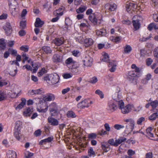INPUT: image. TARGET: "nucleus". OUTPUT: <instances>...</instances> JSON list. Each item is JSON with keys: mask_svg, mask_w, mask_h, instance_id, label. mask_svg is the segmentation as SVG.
<instances>
[{"mask_svg": "<svg viewBox=\"0 0 158 158\" xmlns=\"http://www.w3.org/2000/svg\"><path fill=\"white\" fill-rule=\"evenodd\" d=\"M131 68L132 69H134L135 72L139 73V69L136 67L135 64H133L131 66Z\"/></svg>", "mask_w": 158, "mask_h": 158, "instance_id": "56", "label": "nucleus"}, {"mask_svg": "<svg viewBox=\"0 0 158 158\" xmlns=\"http://www.w3.org/2000/svg\"><path fill=\"white\" fill-rule=\"evenodd\" d=\"M92 104V102L89 99H85L82 100L77 105V107L80 108H88Z\"/></svg>", "mask_w": 158, "mask_h": 158, "instance_id": "6", "label": "nucleus"}, {"mask_svg": "<svg viewBox=\"0 0 158 158\" xmlns=\"http://www.w3.org/2000/svg\"><path fill=\"white\" fill-rule=\"evenodd\" d=\"M93 59L89 55L85 56L83 60L84 65L87 67H90L92 64Z\"/></svg>", "mask_w": 158, "mask_h": 158, "instance_id": "8", "label": "nucleus"}, {"mask_svg": "<svg viewBox=\"0 0 158 158\" xmlns=\"http://www.w3.org/2000/svg\"><path fill=\"white\" fill-rule=\"evenodd\" d=\"M118 107L121 110V112L123 114L129 113L135 108L133 104H128L124 106V103L123 101H119Z\"/></svg>", "mask_w": 158, "mask_h": 158, "instance_id": "2", "label": "nucleus"}, {"mask_svg": "<svg viewBox=\"0 0 158 158\" xmlns=\"http://www.w3.org/2000/svg\"><path fill=\"white\" fill-rule=\"evenodd\" d=\"M9 51L11 52V55H14L15 56H16L17 52L16 50L11 49H9Z\"/></svg>", "mask_w": 158, "mask_h": 158, "instance_id": "63", "label": "nucleus"}, {"mask_svg": "<svg viewBox=\"0 0 158 158\" xmlns=\"http://www.w3.org/2000/svg\"><path fill=\"white\" fill-rule=\"evenodd\" d=\"M121 39V37L120 36H116L113 37L112 40H114L116 43H119Z\"/></svg>", "mask_w": 158, "mask_h": 158, "instance_id": "59", "label": "nucleus"}, {"mask_svg": "<svg viewBox=\"0 0 158 158\" xmlns=\"http://www.w3.org/2000/svg\"><path fill=\"white\" fill-rule=\"evenodd\" d=\"M72 63H74L73 59L71 57L69 58L65 61V63L67 64H70Z\"/></svg>", "mask_w": 158, "mask_h": 158, "instance_id": "60", "label": "nucleus"}, {"mask_svg": "<svg viewBox=\"0 0 158 158\" xmlns=\"http://www.w3.org/2000/svg\"><path fill=\"white\" fill-rule=\"evenodd\" d=\"M64 8V7L59 8L54 12V14L55 15L60 16L63 15Z\"/></svg>", "mask_w": 158, "mask_h": 158, "instance_id": "20", "label": "nucleus"}, {"mask_svg": "<svg viewBox=\"0 0 158 158\" xmlns=\"http://www.w3.org/2000/svg\"><path fill=\"white\" fill-rule=\"evenodd\" d=\"M67 116L68 118H74L76 116L75 113L72 111H68L67 114Z\"/></svg>", "mask_w": 158, "mask_h": 158, "instance_id": "35", "label": "nucleus"}, {"mask_svg": "<svg viewBox=\"0 0 158 158\" xmlns=\"http://www.w3.org/2000/svg\"><path fill=\"white\" fill-rule=\"evenodd\" d=\"M79 65H74L72 68V72L74 74H76L78 72V70L77 69Z\"/></svg>", "mask_w": 158, "mask_h": 158, "instance_id": "41", "label": "nucleus"}, {"mask_svg": "<svg viewBox=\"0 0 158 158\" xmlns=\"http://www.w3.org/2000/svg\"><path fill=\"white\" fill-rule=\"evenodd\" d=\"M128 156H131L135 154V152L131 149H129L127 152Z\"/></svg>", "mask_w": 158, "mask_h": 158, "instance_id": "47", "label": "nucleus"}, {"mask_svg": "<svg viewBox=\"0 0 158 158\" xmlns=\"http://www.w3.org/2000/svg\"><path fill=\"white\" fill-rule=\"evenodd\" d=\"M22 123L19 121H17L15 123V130L21 131L22 127Z\"/></svg>", "mask_w": 158, "mask_h": 158, "instance_id": "29", "label": "nucleus"}, {"mask_svg": "<svg viewBox=\"0 0 158 158\" xmlns=\"http://www.w3.org/2000/svg\"><path fill=\"white\" fill-rule=\"evenodd\" d=\"M117 65V63L115 60H114L110 62L108 65V66L109 67H111V68L109 69L110 71L112 72H114L116 69V67Z\"/></svg>", "mask_w": 158, "mask_h": 158, "instance_id": "17", "label": "nucleus"}, {"mask_svg": "<svg viewBox=\"0 0 158 158\" xmlns=\"http://www.w3.org/2000/svg\"><path fill=\"white\" fill-rule=\"evenodd\" d=\"M132 50L131 46L128 45H126L124 48V52L125 53H128Z\"/></svg>", "mask_w": 158, "mask_h": 158, "instance_id": "34", "label": "nucleus"}, {"mask_svg": "<svg viewBox=\"0 0 158 158\" xmlns=\"http://www.w3.org/2000/svg\"><path fill=\"white\" fill-rule=\"evenodd\" d=\"M19 61H16L15 65H13L14 66H15V68L14 69L13 71H10L9 73V74L12 76L14 77L15 76L17 72V68L16 67V65L19 66V64L18 63Z\"/></svg>", "mask_w": 158, "mask_h": 158, "instance_id": "25", "label": "nucleus"}, {"mask_svg": "<svg viewBox=\"0 0 158 158\" xmlns=\"http://www.w3.org/2000/svg\"><path fill=\"white\" fill-rule=\"evenodd\" d=\"M32 66L34 68L32 70V72L33 73H35L38 68L37 65L36 64H32Z\"/></svg>", "mask_w": 158, "mask_h": 158, "instance_id": "50", "label": "nucleus"}, {"mask_svg": "<svg viewBox=\"0 0 158 158\" xmlns=\"http://www.w3.org/2000/svg\"><path fill=\"white\" fill-rule=\"evenodd\" d=\"M153 54L154 56L158 58V46L155 49L153 52Z\"/></svg>", "mask_w": 158, "mask_h": 158, "instance_id": "55", "label": "nucleus"}, {"mask_svg": "<svg viewBox=\"0 0 158 158\" xmlns=\"http://www.w3.org/2000/svg\"><path fill=\"white\" fill-rule=\"evenodd\" d=\"M6 156L8 158H16V154L15 152L12 150H8L6 152Z\"/></svg>", "mask_w": 158, "mask_h": 158, "instance_id": "18", "label": "nucleus"}, {"mask_svg": "<svg viewBox=\"0 0 158 158\" xmlns=\"http://www.w3.org/2000/svg\"><path fill=\"white\" fill-rule=\"evenodd\" d=\"M6 97V94L2 91H0V101L4 100Z\"/></svg>", "mask_w": 158, "mask_h": 158, "instance_id": "43", "label": "nucleus"}, {"mask_svg": "<svg viewBox=\"0 0 158 158\" xmlns=\"http://www.w3.org/2000/svg\"><path fill=\"white\" fill-rule=\"evenodd\" d=\"M95 94H98L99 95L100 98H103L104 97V95L103 92L100 89H98L96 90L95 92Z\"/></svg>", "mask_w": 158, "mask_h": 158, "instance_id": "39", "label": "nucleus"}, {"mask_svg": "<svg viewBox=\"0 0 158 158\" xmlns=\"http://www.w3.org/2000/svg\"><path fill=\"white\" fill-rule=\"evenodd\" d=\"M33 155V153L27 152L25 153V158H31Z\"/></svg>", "mask_w": 158, "mask_h": 158, "instance_id": "57", "label": "nucleus"}, {"mask_svg": "<svg viewBox=\"0 0 158 158\" xmlns=\"http://www.w3.org/2000/svg\"><path fill=\"white\" fill-rule=\"evenodd\" d=\"M6 42L5 40L3 39L2 38L0 39V48L2 49H4L6 47Z\"/></svg>", "mask_w": 158, "mask_h": 158, "instance_id": "37", "label": "nucleus"}, {"mask_svg": "<svg viewBox=\"0 0 158 158\" xmlns=\"http://www.w3.org/2000/svg\"><path fill=\"white\" fill-rule=\"evenodd\" d=\"M20 49L22 51L27 52L28 51L29 47L27 45L22 46L20 47Z\"/></svg>", "mask_w": 158, "mask_h": 158, "instance_id": "45", "label": "nucleus"}, {"mask_svg": "<svg viewBox=\"0 0 158 158\" xmlns=\"http://www.w3.org/2000/svg\"><path fill=\"white\" fill-rule=\"evenodd\" d=\"M103 58L102 60L105 62H108L109 60V55L105 52H103L102 53Z\"/></svg>", "mask_w": 158, "mask_h": 158, "instance_id": "30", "label": "nucleus"}, {"mask_svg": "<svg viewBox=\"0 0 158 158\" xmlns=\"http://www.w3.org/2000/svg\"><path fill=\"white\" fill-rule=\"evenodd\" d=\"M75 39L76 42L83 44L86 48L90 47L94 43V41L92 39L86 38L83 35L75 37Z\"/></svg>", "mask_w": 158, "mask_h": 158, "instance_id": "1", "label": "nucleus"}, {"mask_svg": "<svg viewBox=\"0 0 158 158\" xmlns=\"http://www.w3.org/2000/svg\"><path fill=\"white\" fill-rule=\"evenodd\" d=\"M63 77L64 79H68L72 77V75L69 73H65L63 75Z\"/></svg>", "mask_w": 158, "mask_h": 158, "instance_id": "64", "label": "nucleus"}, {"mask_svg": "<svg viewBox=\"0 0 158 158\" xmlns=\"http://www.w3.org/2000/svg\"><path fill=\"white\" fill-rule=\"evenodd\" d=\"M59 76L57 75L51 74L45 78V80L48 83L50 84H56L59 81Z\"/></svg>", "mask_w": 158, "mask_h": 158, "instance_id": "4", "label": "nucleus"}, {"mask_svg": "<svg viewBox=\"0 0 158 158\" xmlns=\"http://www.w3.org/2000/svg\"><path fill=\"white\" fill-rule=\"evenodd\" d=\"M89 18L92 23L96 25L101 23L102 20V16L100 13L97 12L90 14Z\"/></svg>", "mask_w": 158, "mask_h": 158, "instance_id": "3", "label": "nucleus"}, {"mask_svg": "<svg viewBox=\"0 0 158 158\" xmlns=\"http://www.w3.org/2000/svg\"><path fill=\"white\" fill-rule=\"evenodd\" d=\"M98 81L97 78L95 77H94L90 79V82L92 84H95Z\"/></svg>", "mask_w": 158, "mask_h": 158, "instance_id": "53", "label": "nucleus"}, {"mask_svg": "<svg viewBox=\"0 0 158 158\" xmlns=\"http://www.w3.org/2000/svg\"><path fill=\"white\" fill-rule=\"evenodd\" d=\"M145 120L144 118L143 117H141L139 118L137 122V123L138 125H140L142 124V122L144 121Z\"/></svg>", "mask_w": 158, "mask_h": 158, "instance_id": "49", "label": "nucleus"}, {"mask_svg": "<svg viewBox=\"0 0 158 158\" xmlns=\"http://www.w3.org/2000/svg\"><path fill=\"white\" fill-rule=\"evenodd\" d=\"M35 94H41L44 93V90L43 89H40L35 90Z\"/></svg>", "mask_w": 158, "mask_h": 158, "instance_id": "52", "label": "nucleus"}, {"mask_svg": "<svg viewBox=\"0 0 158 158\" xmlns=\"http://www.w3.org/2000/svg\"><path fill=\"white\" fill-rule=\"evenodd\" d=\"M96 154L92 148H90L88 149V156L89 157H94L96 156Z\"/></svg>", "mask_w": 158, "mask_h": 158, "instance_id": "24", "label": "nucleus"}, {"mask_svg": "<svg viewBox=\"0 0 158 158\" xmlns=\"http://www.w3.org/2000/svg\"><path fill=\"white\" fill-rule=\"evenodd\" d=\"M158 118V114L157 113H155L150 115L148 117L149 120L152 121Z\"/></svg>", "mask_w": 158, "mask_h": 158, "instance_id": "27", "label": "nucleus"}, {"mask_svg": "<svg viewBox=\"0 0 158 158\" xmlns=\"http://www.w3.org/2000/svg\"><path fill=\"white\" fill-rule=\"evenodd\" d=\"M114 128L118 130H120L121 129H123L125 127L123 125H122L120 124H116L114 126Z\"/></svg>", "mask_w": 158, "mask_h": 158, "instance_id": "44", "label": "nucleus"}, {"mask_svg": "<svg viewBox=\"0 0 158 158\" xmlns=\"http://www.w3.org/2000/svg\"><path fill=\"white\" fill-rule=\"evenodd\" d=\"M137 72L133 71H131L128 73V78L132 80V82L134 84H136L137 82L135 78L137 76Z\"/></svg>", "mask_w": 158, "mask_h": 158, "instance_id": "9", "label": "nucleus"}, {"mask_svg": "<svg viewBox=\"0 0 158 158\" xmlns=\"http://www.w3.org/2000/svg\"><path fill=\"white\" fill-rule=\"evenodd\" d=\"M54 44L56 45L60 46L63 44L64 42V39L63 38H56L54 40Z\"/></svg>", "mask_w": 158, "mask_h": 158, "instance_id": "21", "label": "nucleus"}, {"mask_svg": "<svg viewBox=\"0 0 158 158\" xmlns=\"http://www.w3.org/2000/svg\"><path fill=\"white\" fill-rule=\"evenodd\" d=\"M53 138L52 137H50L48 138L43 139L45 143L46 142L49 143L51 142L53 139Z\"/></svg>", "mask_w": 158, "mask_h": 158, "instance_id": "54", "label": "nucleus"}, {"mask_svg": "<svg viewBox=\"0 0 158 158\" xmlns=\"http://www.w3.org/2000/svg\"><path fill=\"white\" fill-rule=\"evenodd\" d=\"M151 105L153 108H155L158 106V101L157 100L153 101L151 102Z\"/></svg>", "mask_w": 158, "mask_h": 158, "instance_id": "46", "label": "nucleus"}, {"mask_svg": "<svg viewBox=\"0 0 158 158\" xmlns=\"http://www.w3.org/2000/svg\"><path fill=\"white\" fill-rule=\"evenodd\" d=\"M96 34L97 35L102 36L104 35L106 31L104 29L97 30L96 31Z\"/></svg>", "mask_w": 158, "mask_h": 158, "instance_id": "36", "label": "nucleus"}, {"mask_svg": "<svg viewBox=\"0 0 158 158\" xmlns=\"http://www.w3.org/2000/svg\"><path fill=\"white\" fill-rule=\"evenodd\" d=\"M44 23V22L41 20L40 18H37L35 22V26L36 27H41Z\"/></svg>", "mask_w": 158, "mask_h": 158, "instance_id": "22", "label": "nucleus"}, {"mask_svg": "<svg viewBox=\"0 0 158 158\" xmlns=\"http://www.w3.org/2000/svg\"><path fill=\"white\" fill-rule=\"evenodd\" d=\"M105 8L108 9L111 11H113L115 10L117 8V5L114 3L109 4L107 3L105 6Z\"/></svg>", "mask_w": 158, "mask_h": 158, "instance_id": "15", "label": "nucleus"}, {"mask_svg": "<svg viewBox=\"0 0 158 158\" xmlns=\"http://www.w3.org/2000/svg\"><path fill=\"white\" fill-rule=\"evenodd\" d=\"M50 111L52 116H55L57 115V112L56 109L53 110H50Z\"/></svg>", "mask_w": 158, "mask_h": 158, "instance_id": "61", "label": "nucleus"}, {"mask_svg": "<svg viewBox=\"0 0 158 158\" xmlns=\"http://www.w3.org/2000/svg\"><path fill=\"white\" fill-rule=\"evenodd\" d=\"M116 90L115 93L112 95L113 99L118 104L119 101H123L121 99V94L120 92V89L119 87L116 88Z\"/></svg>", "mask_w": 158, "mask_h": 158, "instance_id": "7", "label": "nucleus"}, {"mask_svg": "<svg viewBox=\"0 0 158 158\" xmlns=\"http://www.w3.org/2000/svg\"><path fill=\"white\" fill-rule=\"evenodd\" d=\"M55 97L54 95L51 94H48L43 96L42 100L44 102H50L53 101L55 99Z\"/></svg>", "mask_w": 158, "mask_h": 158, "instance_id": "11", "label": "nucleus"}, {"mask_svg": "<svg viewBox=\"0 0 158 158\" xmlns=\"http://www.w3.org/2000/svg\"><path fill=\"white\" fill-rule=\"evenodd\" d=\"M154 27V23H152L150 24L148 27V29L149 31H152Z\"/></svg>", "mask_w": 158, "mask_h": 158, "instance_id": "62", "label": "nucleus"}, {"mask_svg": "<svg viewBox=\"0 0 158 158\" xmlns=\"http://www.w3.org/2000/svg\"><path fill=\"white\" fill-rule=\"evenodd\" d=\"M152 128L151 127H149L146 129V133L147 135L146 136L148 137H153L154 136V135L153 134L152 132Z\"/></svg>", "mask_w": 158, "mask_h": 158, "instance_id": "26", "label": "nucleus"}, {"mask_svg": "<svg viewBox=\"0 0 158 158\" xmlns=\"http://www.w3.org/2000/svg\"><path fill=\"white\" fill-rule=\"evenodd\" d=\"M33 111V109L32 107H29L23 112V114L24 117L30 116Z\"/></svg>", "mask_w": 158, "mask_h": 158, "instance_id": "14", "label": "nucleus"}, {"mask_svg": "<svg viewBox=\"0 0 158 158\" xmlns=\"http://www.w3.org/2000/svg\"><path fill=\"white\" fill-rule=\"evenodd\" d=\"M142 18L138 15L134 16L133 18V25L135 30H138L140 26L139 21L142 19Z\"/></svg>", "mask_w": 158, "mask_h": 158, "instance_id": "5", "label": "nucleus"}, {"mask_svg": "<svg viewBox=\"0 0 158 158\" xmlns=\"http://www.w3.org/2000/svg\"><path fill=\"white\" fill-rule=\"evenodd\" d=\"M42 50L46 53H51L52 52V50L50 47L48 46H44L42 47Z\"/></svg>", "mask_w": 158, "mask_h": 158, "instance_id": "33", "label": "nucleus"}, {"mask_svg": "<svg viewBox=\"0 0 158 158\" xmlns=\"http://www.w3.org/2000/svg\"><path fill=\"white\" fill-rule=\"evenodd\" d=\"M101 145L102 148L104 152H107L110 150V146L107 142L103 141L101 142Z\"/></svg>", "mask_w": 158, "mask_h": 158, "instance_id": "12", "label": "nucleus"}, {"mask_svg": "<svg viewBox=\"0 0 158 158\" xmlns=\"http://www.w3.org/2000/svg\"><path fill=\"white\" fill-rule=\"evenodd\" d=\"M86 9V8L85 6H81L77 9L76 10V11L77 13L78 14L82 13H83L85 10Z\"/></svg>", "mask_w": 158, "mask_h": 158, "instance_id": "38", "label": "nucleus"}, {"mask_svg": "<svg viewBox=\"0 0 158 158\" xmlns=\"http://www.w3.org/2000/svg\"><path fill=\"white\" fill-rule=\"evenodd\" d=\"M48 121L51 125L53 126H56L59 124L58 120L52 117H49L48 118Z\"/></svg>", "mask_w": 158, "mask_h": 158, "instance_id": "16", "label": "nucleus"}, {"mask_svg": "<svg viewBox=\"0 0 158 158\" xmlns=\"http://www.w3.org/2000/svg\"><path fill=\"white\" fill-rule=\"evenodd\" d=\"M14 136L18 140H19L21 136V131L14 130Z\"/></svg>", "mask_w": 158, "mask_h": 158, "instance_id": "32", "label": "nucleus"}, {"mask_svg": "<svg viewBox=\"0 0 158 158\" xmlns=\"http://www.w3.org/2000/svg\"><path fill=\"white\" fill-rule=\"evenodd\" d=\"M49 110L56 109L57 107L56 103L55 102L52 103L49 106Z\"/></svg>", "mask_w": 158, "mask_h": 158, "instance_id": "40", "label": "nucleus"}, {"mask_svg": "<svg viewBox=\"0 0 158 158\" xmlns=\"http://www.w3.org/2000/svg\"><path fill=\"white\" fill-rule=\"evenodd\" d=\"M41 131L40 129H38L35 131L34 135L36 137L39 136L41 135Z\"/></svg>", "mask_w": 158, "mask_h": 158, "instance_id": "58", "label": "nucleus"}, {"mask_svg": "<svg viewBox=\"0 0 158 158\" xmlns=\"http://www.w3.org/2000/svg\"><path fill=\"white\" fill-rule=\"evenodd\" d=\"M23 57L22 63L23 64L25 63L26 60H27L28 59V57L27 56L26 53H23L22 55Z\"/></svg>", "mask_w": 158, "mask_h": 158, "instance_id": "48", "label": "nucleus"}, {"mask_svg": "<svg viewBox=\"0 0 158 158\" xmlns=\"http://www.w3.org/2000/svg\"><path fill=\"white\" fill-rule=\"evenodd\" d=\"M4 29L5 32L7 35H10L12 31V28L9 23H7L5 26L4 27Z\"/></svg>", "mask_w": 158, "mask_h": 158, "instance_id": "13", "label": "nucleus"}, {"mask_svg": "<svg viewBox=\"0 0 158 158\" xmlns=\"http://www.w3.org/2000/svg\"><path fill=\"white\" fill-rule=\"evenodd\" d=\"M107 142L108 143V144H109V145H110L111 146L116 147V141L115 140L114 141L113 139H109Z\"/></svg>", "mask_w": 158, "mask_h": 158, "instance_id": "42", "label": "nucleus"}, {"mask_svg": "<svg viewBox=\"0 0 158 158\" xmlns=\"http://www.w3.org/2000/svg\"><path fill=\"white\" fill-rule=\"evenodd\" d=\"M52 60L54 62L59 63L61 61L62 58L60 54H56L53 56Z\"/></svg>", "mask_w": 158, "mask_h": 158, "instance_id": "19", "label": "nucleus"}, {"mask_svg": "<svg viewBox=\"0 0 158 158\" xmlns=\"http://www.w3.org/2000/svg\"><path fill=\"white\" fill-rule=\"evenodd\" d=\"M46 73V70L44 68H43L41 70L39 71L38 73V76H41Z\"/></svg>", "mask_w": 158, "mask_h": 158, "instance_id": "51", "label": "nucleus"}, {"mask_svg": "<svg viewBox=\"0 0 158 158\" xmlns=\"http://www.w3.org/2000/svg\"><path fill=\"white\" fill-rule=\"evenodd\" d=\"M21 102L16 107V109H20L22 108L25 105L26 100L25 98H22Z\"/></svg>", "mask_w": 158, "mask_h": 158, "instance_id": "28", "label": "nucleus"}, {"mask_svg": "<svg viewBox=\"0 0 158 158\" xmlns=\"http://www.w3.org/2000/svg\"><path fill=\"white\" fill-rule=\"evenodd\" d=\"M14 4L12 3H10L9 4V6L10 8L11 9H14L15 10L16 7L18 6L17 2L16 0H14Z\"/></svg>", "mask_w": 158, "mask_h": 158, "instance_id": "31", "label": "nucleus"}, {"mask_svg": "<svg viewBox=\"0 0 158 158\" xmlns=\"http://www.w3.org/2000/svg\"><path fill=\"white\" fill-rule=\"evenodd\" d=\"M127 140V139L123 137H121L115 139L116 147L121 143L124 142Z\"/></svg>", "mask_w": 158, "mask_h": 158, "instance_id": "23", "label": "nucleus"}, {"mask_svg": "<svg viewBox=\"0 0 158 158\" xmlns=\"http://www.w3.org/2000/svg\"><path fill=\"white\" fill-rule=\"evenodd\" d=\"M117 106L112 101H110L108 104L107 110L110 112H113L117 109Z\"/></svg>", "mask_w": 158, "mask_h": 158, "instance_id": "10", "label": "nucleus"}]
</instances>
